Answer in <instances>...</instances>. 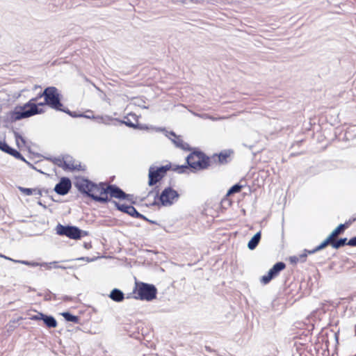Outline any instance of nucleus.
Here are the masks:
<instances>
[{
    "label": "nucleus",
    "instance_id": "f257e3e1",
    "mask_svg": "<svg viewBox=\"0 0 356 356\" xmlns=\"http://www.w3.org/2000/svg\"><path fill=\"white\" fill-rule=\"evenodd\" d=\"M79 191L93 200L105 204L111 201L108 194L111 197L124 200L129 197L120 187L115 184H106L105 182L95 184L85 178L77 179L75 183Z\"/></svg>",
    "mask_w": 356,
    "mask_h": 356
},
{
    "label": "nucleus",
    "instance_id": "f03ea898",
    "mask_svg": "<svg viewBox=\"0 0 356 356\" xmlns=\"http://www.w3.org/2000/svg\"><path fill=\"white\" fill-rule=\"evenodd\" d=\"M187 165H175L172 170L179 174L184 173L190 168L193 172L204 170L211 165L210 157L201 151H195L186 157Z\"/></svg>",
    "mask_w": 356,
    "mask_h": 356
},
{
    "label": "nucleus",
    "instance_id": "7ed1b4c3",
    "mask_svg": "<svg viewBox=\"0 0 356 356\" xmlns=\"http://www.w3.org/2000/svg\"><path fill=\"white\" fill-rule=\"evenodd\" d=\"M43 92L39 93L37 97L31 98L28 102L21 106H16L13 112V118L15 120L28 118L33 115L44 113L42 108H39L35 102L39 98L44 97Z\"/></svg>",
    "mask_w": 356,
    "mask_h": 356
},
{
    "label": "nucleus",
    "instance_id": "20e7f679",
    "mask_svg": "<svg viewBox=\"0 0 356 356\" xmlns=\"http://www.w3.org/2000/svg\"><path fill=\"white\" fill-rule=\"evenodd\" d=\"M133 293L136 300L152 301L156 298L157 289L151 284L136 282Z\"/></svg>",
    "mask_w": 356,
    "mask_h": 356
},
{
    "label": "nucleus",
    "instance_id": "39448f33",
    "mask_svg": "<svg viewBox=\"0 0 356 356\" xmlns=\"http://www.w3.org/2000/svg\"><path fill=\"white\" fill-rule=\"evenodd\" d=\"M42 95H44V102L38 103L39 106L47 105L54 110H60V106H63L60 100V94L57 88L54 86L46 88L43 90Z\"/></svg>",
    "mask_w": 356,
    "mask_h": 356
},
{
    "label": "nucleus",
    "instance_id": "423d86ee",
    "mask_svg": "<svg viewBox=\"0 0 356 356\" xmlns=\"http://www.w3.org/2000/svg\"><path fill=\"white\" fill-rule=\"evenodd\" d=\"M179 197V194L178 192L169 186L165 188L160 195H159V191L156 192L155 200L151 205H157L158 203L156 202V199L158 198L162 206L169 207L177 201Z\"/></svg>",
    "mask_w": 356,
    "mask_h": 356
},
{
    "label": "nucleus",
    "instance_id": "0eeeda50",
    "mask_svg": "<svg viewBox=\"0 0 356 356\" xmlns=\"http://www.w3.org/2000/svg\"><path fill=\"white\" fill-rule=\"evenodd\" d=\"M172 168L170 163L160 167L150 166L148 173V185L152 186L156 184L165 177L167 172Z\"/></svg>",
    "mask_w": 356,
    "mask_h": 356
},
{
    "label": "nucleus",
    "instance_id": "6e6552de",
    "mask_svg": "<svg viewBox=\"0 0 356 356\" xmlns=\"http://www.w3.org/2000/svg\"><path fill=\"white\" fill-rule=\"evenodd\" d=\"M56 233L60 236H66L72 239H80L82 236H87L88 232L83 231L75 226H64L58 224L56 226Z\"/></svg>",
    "mask_w": 356,
    "mask_h": 356
},
{
    "label": "nucleus",
    "instance_id": "1a4fd4ad",
    "mask_svg": "<svg viewBox=\"0 0 356 356\" xmlns=\"http://www.w3.org/2000/svg\"><path fill=\"white\" fill-rule=\"evenodd\" d=\"M157 131L165 132V135L168 137L177 147L182 149H189L188 144L184 143L179 136L176 135L174 131H168L164 128H157Z\"/></svg>",
    "mask_w": 356,
    "mask_h": 356
},
{
    "label": "nucleus",
    "instance_id": "9d476101",
    "mask_svg": "<svg viewBox=\"0 0 356 356\" xmlns=\"http://www.w3.org/2000/svg\"><path fill=\"white\" fill-rule=\"evenodd\" d=\"M72 187V183L68 177H62L59 182L56 184L54 191L60 195H65L68 193Z\"/></svg>",
    "mask_w": 356,
    "mask_h": 356
},
{
    "label": "nucleus",
    "instance_id": "9b49d317",
    "mask_svg": "<svg viewBox=\"0 0 356 356\" xmlns=\"http://www.w3.org/2000/svg\"><path fill=\"white\" fill-rule=\"evenodd\" d=\"M0 149L16 159L26 161L24 157L17 149L10 147L6 142L0 140Z\"/></svg>",
    "mask_w": 356,
    "mask_h": 356
},
{
    "label": "nucleus",
    "instance_id": "f8f14e48",
    "mask_svg": "<svg viewBox=\"0 0 356 356\" xmlns=\"http://www.w3.org/2000/svg\"><path fill=\"white\" fill-rule=\"evenodd\" d=\"M356 220V218H354L353 219H350L347 222H346L343 224H340L336 229H334L332 233L329 235V236L332 239L336 236L343 233L344 230L350 225L352 224L355 220Z\"/></svg>",
    "mask_w": 356,
    "mask_h": 356
},
{
    "label": "nucleus",
    "instance_id": "ddd939ff",
    "mask_svg": "<svg viewBox=\"0 0 356 356\" xmlns=\"http://www.w3.org/2000/svg\"><path fill=\"white\" fill-rule=\"evenodd\" d=\"M229 156V154L227 152H220L219 154H213L211 157H210L211 164L213 163H219L220 164L226 163H227V159Z\"/></svg>",
    "mask_w": 356,
    "mask_h": 356
},
{
    "label": "nucleus",
    "instance_id": "4468645a",
    "mask_svg": "<svg viewBox=\"0 0 356 356\" xmlns=\"http://www.w3.org/2000/svg\"><path fill=\"white\" fill-rule=\"evenodd\" d=\"M109 298L115 302H120L124 300V295L121 290L118 289H114L111 291Z\"/></svg>",
    "mask_w": 356,
    "mask_h": 356
},
{
    "label": "nucleus",
    "instance_id": "2eb2a0df",
    "mask_svg": "<svg viewBox=\"0 0 356 356\" xmlns=\"http://www.w3.org/2000/svg\"><path fill=\"white\" fill-rule=\"evenodd\" d=\"M261 232H258L249 241V242L248 243V248L250 250H253L257 248V246L258 245V244L261 240Z\"/></svg>",
    "mask_w": 356,
    "mask_h": 356
},
{
    "label": "nucleus",
    "instance_id": "dca6fc26",
    "mask_svg": "<svg viewBox=\"0 0 356 356\" xmlns=\"http://www.w3.org/2000/svg\"><path fill=\"white\" fill-rule=\"evenodd\" d=\"M309 254L304 251L303 253L298 255L291 256L289 258V261L292 264H297L298 263H303L306 261V258Z\"/></svg>",
    "mask_w": 356,
    "mask_h": 356
},
{
    "label": "nucleus",
    "instance_id": "f3484780",
    "mask_svg": "<svg viewBox=\"0 0 356 356\" xmlns=\"http://www.w3.org/2000/svg\"><path fill=\"white\" fill-rule=\"evenodd\" d=\"M112 203H113L115 204V206L116 207L118 210H119V211H122L123 213H127L128 215H129L131 211H132V209L134 207L131 205H127V204H120V203L117 202L115 200H113Z\"/></svg>",
    "mask_w": 356,
    "mask_h": 356
},
{
    "label": "nucleus",
    "instance_id": "a211bd4d",
    "mask_svg": "<svg viewBox=\"0 0 356 356\" xmlns=\"http://www.w3.org/2000/svg\"><path fill=\"white\" fill-rule=\"evenodd\" d=\"M44 324L49 328H54L57 326V322L54 317L44 314L43 320Z\"/></svg>",
    "mask_w": 356,
    "mask_h": 356
},
{
    "label": "nucleus",
    "instance_id": "6ab92c4d",
    "mask_svg": "<svg viewBox=\"0 0 356 356\" xmlns=\"http://www.w3.org/2000/svg\"><path fill=\"white\" fill-rule=\"evenodd\" d=\"M277 276V275H276V273L273 270L272 268H270L268 272L267 275H265L261 277V282L264 284H267L271 281V280H273Z\"/></svg>",
    "mask_w": 356,
    "mask_h": 356
},
{
    "label": "nucleus",
    "instance_id": "aec40b11",
    "mask_svg": "<svg viewBox=\"0 0 356 356\" xmlns=\"http://www.w3.org/2000/svg\"><path fill=\"white\" fill-rule=\"evenodd\" d=\"M348 245V241L346 238H341L337 240L332 239V247L334 249H339V248Z\"/></svg>",
    "mask_w": 356,
    "mask_h": 356
},
{
    "label": "nucleus",
    "instance_id": "412c9836",
    "mask_svg": "<svg viewBox=\"0 0 356 356\" xmlns=\"http://www.w3.org/2000/svg\"><path fill=\"white\" fill-rule=\"evenodd\" d=\"M61 314L65 320L68 322H72L74 323H79V317L72 314L70 312H63Z\"/></svg>",
    "mask_w": 356,
    "mask_h": 356
},
{
    "label": "nucleus",
    "instance_id": "4be33fe9",
    "mask_svg": "<svg viewBox=\"0 0 356 356\" xmlns=\"http://www.w3.org/2000/svg\"><path fill=\"white\" fill-rule=\"evenodd\" d=\"M286 264L282 261H280L273 265V266L271 268L276 273V275H278L280 271L284 270Z\"/></svg>",
    "mask_w": 356,
    "mask_h": 356
},
{
    "label": "nucleus",
    "instance_id": "5701e85b",
    "mask_svg": "<svg viewBox=\"0 0 356 356\" xmlns=\"http://www.w3.org/2000/svg\"><path fill=\"white\" fill-rule=\"evenodd\" d=\"M242 188L243 186L239 184H234L228 190L227 195H231L232 194L239 193Z\"/></svg>",
    "mask_w": 356,
    "mask_h": 356
},
{
    "label": "nucleus",
    "instance_id": "b1692460",
    "mask_svg": "<svg viewBox=\"0 0 356 356\" xmlns=\"http://www.w3.org/2000/svg\"><path fill=\"white\" fill-rule=\"evenodd\" d=\"M13 261L15 263H19V264H22L32 266V267H35V266H40L39 263L33 262V261H24V260H16V259H13Z\"/></svg>",
    "mask_w": 356,
    "mask_h": 356
},
{
    "label": "nucleus",
    "instance_id": "393cba45",
    "mask_svg": "<svg viewBox=\"0 0 356 356\" xmlns=\"http://www.w3.org/2000/svg\"><path fill=\"white\" fill-rule=\"evenodd\" d=\"M54 164L58 165V167H63V164H65V159L60 157H54L53 159H49Z\"/></svg>",
    "mask_w": 356,
    "mask_h": 356
},
{
    "label": "nucleus",
    "instance_id": "a878e982",
    "mask_svg": "<svg viewBox=\"0 0 356 356\" xmlns=\"http://www.w3.org/2000/svg\"><path fill=\"white\" fill-rule=\"evenodd\" d=\"M65 164H63V169H68V170H76L77 169L76 166L74 165V164L72 163L71 161H68L67 159L65 160Z\"/></svg>",
    "mask_w": 356,
    "mask_h": 356
},
{
    "label": "nucleus",
    "instance_id": "bb28decb",
    "mask_svg": "<svg viewBox=\"0 0 356 356\" xmlns=\"http://www.w3.org/2000/svg\"><path fill=\"white\" fill-rule=\"evenodd\" d=\"M19 190L26 195H32L33 188L19 187Z\"/></svg>",
    "mask_w": 356,
    "mask_h": 356
},
{
    "label": "nucleus",
    "instance_id": "cd10ccee",
    "mask_svg": "<svg viewBox=\"0 0 356 356\" xmlns=\"http://www.w3.org/2000/svg\"><path fill=\"white\" fill-rule=\"evenodd\" d=\"M15 137L16 142L19 146L20 142L22 143V145L25 144L24 138L21 135H19L18 133H15Z\"/></svg>",
    "mask_w": 356,
    "mask_h": 356
},
{
    "label": "nucleus",
    "instance_id": "c85d7f7f",
    "mask_svg": "<svg viewBox=\"0 0 356 356\" xmlns=\"http://www.w3.org/2000/svg\"><path fill=\"white\" fill-rule=\"evenodd\" d=\"M329 244L332 245V238L328 236L327 238L320 244V245L322 249H324Z\"/></svg>",
    "mask_w": 356,
    "mask_h": 356
},
{
    "label": "nucleus",
    "instance_id": "c756f323",
    "mask_svg": "<svg viewBox=\"0 0 356 356\" xmlns=\"http://www.w3.org/2000/svg\"><path fill=\"white\" fill-rule=\"evenodd\" d=\"M121 123L122 124H126L127 127H131V128H136L137 127V125L135 124L134 123H133L131 120H122L121 121Z\"/></svg>",
    "mask_w": 356,
    "mask_h": 356
},
{
    "label": "nucleus",
    "instance_id": "7c9ffc66",
    "mask_svg": "<svg viewBox=\"0 0 356 356\" xmlns=\"http://www.w3.org/2000/svg\"><path fill=\"white\" fill-rule=\"evenodd\" d=\"M42 195V191L40 188H33L32 190V195H35L38 197H40Z\"/></svg>",
    "mask_w": 356,
    "mask_h": 356
},
{
    "label": "nucleus",
    "instance_id": "2f4dec72",
    "mask_svg": "<svg viewBox=\"0 0 356 356\" xmlns=\"http://www.w3.org/2000/svg\"><path fill=\"white\" fill-rule=\"evenodd\" d=\"M321 250H323V249H322V248H321V245H319L312 250H308L305 249V252H307L309 254H314L316 252L320 251Z\"/></svg>",
    "mask_w": 356,
    "mask_h": 356
},
{
    "label": "nucleus",
    "instance_id": "473e14b6",
    "mask_svg": "<svg viewBox=\"0 0 356 356\" xmlns=\"http://www.w3.org/2000/svg\"><path fill=\"white\" fill-rule=\"evenodd\" d=\"M129 216L136 218L140 216V213L135 209L134 207H133L132 211H131Z\"/></svg>",
    "mask_w": 356,
    "mask_h": 356
},
{
    "label": "nucleus",
    "instance_id": "72a5a7b5",
    "mask_svg": "<svg viewBox=\"0 0 356 356\" xmlns=\"http://www.w3.org/2000/svg\"><path fill=\"white\" fill-rule=\"evenodd\" d=\"M44 314L42 313H38L37 315H34L31 317V320L38 321V320H43Z\"/></svg>",
    "mask_w": 356,
    "mask_h": 356
},
{
    "label": "nucleus",
    "instance_id": "f704fd0d",
    "mask_svg": "<svg viewBox=\"0 0 356 356\" xmlns=\"http://www.w3.org/2000/svg\"><path fill=\"white\" fill-rule=\"evenodd\" d=\"M348 245L351 247H356V236L351 238L348 241Z\"/></svg>",
    "mask_w": 356,
    "mask_h": 356
},
{
    "label": "nucleus",
    "instance_id": "c9c22d12",
    "mask_svg": "<svg viewBox=\"0 0 356 356\" xmlns=\"http://www.w3.org/2000/svg\"><path fill=\"white\" fill-rule=\"evenodd\" d=\"M60 299L65 302H67V301H74L75 298L73 297H71V296H63Z\"/></svg>",
    "mask_w": 356,
    "mask_h": 356
},
{
    "label": "nucleus",
    "instance_id": "e433bc0d",
    "mask_svg": "<svg viewBox=\"0 0 356 356\" xmlns=\"http://www.w3.org/2000/svg\"><path fill=\"white\" fill-rule=\"evenodd\" d=\"M58 111L64 112V113L68 114L69 115H72V112L70 111L68 108H63V106H60V110H58Z\"/></svg>",
    "mask_w": 356,
    "mask_h": 356
},
{
    "label": "nucleus",
    "instance_id": "4c0bfd02",
    "mask_svg": "<svg viewBox=\"0 0 356 356\" xmlns=\"http://www.w3.org/2000/svg\"><path fill=\"white\" fill-rule=\"evenodd\" d=\"M77 260H85L88 262H91L95 260V258H89V257H80L78 258Z\"/></svg>",
    "mask_w": 356,
    "mask_h": 356
},
{
    "label": "nucleus",
    "instance_id": "58836bf2",
    "mask_svg": "<svg viewBox=\"0 0 356 356\" xmlns=\"http://www.w3.org/2000/svg\"><path fill=\"white\" fill-rule=\"evenodd\" d=\"M127 195H128L129 197H125L124 200H127L131 202V203H135V201L134 200V195H133L127 194Z\"/></svg>",
    "mask_w": 356,
    "mask_h": 356
},
{
    "label": "nucleus",
    "instance_id": "ea45409f",
    "mask_svg": "<svg viewBox=\"0 0 356 356\" xmlns=\"http://www.w3.org/2000/svg\"><path fill=\"white\" fill-rule=\"evenodd\" d=\"M0 257L4 258L5 259L10 260V261H12L13 260V259H11V258H10V257H8L7 256H5V255H3V254H2L1 253H0Z\"/></svg>",
    "mask_w": 356,
    "mask_h": 356
},
{
    "label": "nucleus",
    "instance_id": "a19ab883",
    "mask_svg": "<svg viewBox=\"0 0 356 356\" xmlns=\"http://www.w3.org/2000/svg\"><path fill=\"white\" fill-rule=\"evenodd\" d=\"M140 217H138L137 218H140V219H143L146 221L149 220V219L147 218H146L144 215L140 213Z\"/></svg>",
    "mask_w": 356,
    "mask_h": 356
},
{
    "label": "nucleus",
    "instance_id": "79ce46f5",
    "mask_svg": "<svg viewBox=\"0 0 356 356\" xmlns=\"http://www.w3.org/2000/svg\"><path fill=\"white\" fill-rule=\"evenodd\" d=\"M71 116L73 118H76V117H82V116H83V115H76L75 113L72 112V115H71ZM84 117H86V116L84 115Z\"/></svg>",
    "mask_w": 356,
    "mask_h": 356
},
{
    "label": "nucleus",
    "instance_id": "37998d69",
    "mask_svg": "<svg viewBox=\"0 0 356 356\" xmlns=\"http://www.w3.org/2000/svg\"><path fill=\"white\" fill-rule=\"evenodd\" d=\"M56 263H57V262L54 261V262H51L49 264H50V265H53V266H54V268H58V266H56Z\"/></svg>",
    "mask_w": 356,
    "mask_h": 356
},
{
    "label": "nucleus",
    "instance_id": "c03bdc74",
    "mask_svg": "<svg viewBox=\"0 0 356 356\" xmlns=\"http://www.w3.org/2000/svg\"><path fill=\"white\" fill-rule=\"evenodd\" d=\"M147 222H149L152 224H156V222L155 221H153V220H147Z\"/></svg>",
    "mask_w": 356,
    "mask_h": 356
},
{
    "label": "nucleus",
    "instance_id": "a18cd8bd",
    "mask_svg": "<svg viewBox=\"0 0 356 356\" xmlns=\"http://www.w3.org/2000/svg\"><path fill=\"white\" fill-rule=\"evenodd\" d=\"M49 293L54 297V300L56 299V294H51V293Z\"/></svg>",
    "mask_w": 356,
    "mask_h": 356
},
{
    "label": "nucleus",
    "instance_id": "49530a36",
    "mask_svg": "<svg viewBox=\"0 0 356 356\" xmlns=\"http://www.w3.org/2000/svg\"><path fill=\"white\" fill-rule=\"evenodd\" d=\"M48 299H51V297H50V298H49V296H46V300H48Z\"/></svg>",
    "mask_w": 356,
    "mask_h": 356
},
{
    "label": "nucleus",
    "instance_id": "de8ad7c7",
    "mask_svg": "<svg viewBox=\"0 0 356 356\" xmlns=\"http://www.w3.org/2000/svg\"><path fill=\"white\" fill-rule=\"evenodd\" d=\"M48 299H51V297H50V298H49V296H46V300H48Z\"/></svg>",
    "mask_w": 356,
    "mask_h": 356
}]
</instances>
